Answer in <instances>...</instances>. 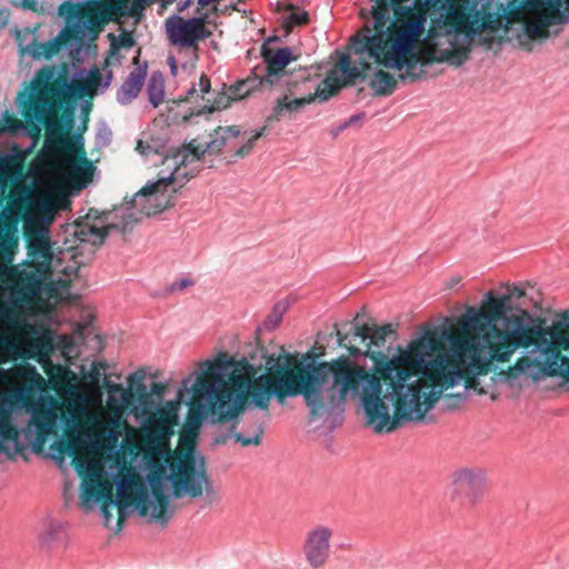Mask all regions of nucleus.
Segmentation results:
<instances>
[{
  "instance_id": "45",
  "label": "nucleus",
  "mask_w": 569,
  "mask_h": 569,
  "mask_svg": "<svg viewBox=\"0 0 569 569\" xmlns=\"http://www.w3.org/2000/svg\"><path fill=\"white\" fill-rule=\"evenodd\" d=\"M362 114H355L352 117L349 118L348 122H346L343 126H342V129L347 128L348 126H350L351 123L356 122V121H360L362 119Z\"/></svg>"
},
{
  "instance_id": "46",
  "label": "nucleus",
  "mask_w": 569,
  "mask_h": 569,
  "mask_svg": "<svg viewBox=\"0 0 569 569\" xmlns=\"http://www.w3.org/2000/svg\"><path fill=\"white\" fill-rule=\"evenodd\" d=\"M523 293H525V292H523V290L518 289V288H513L512 290H510V292H509L507 296H509V299H510L511 297H515V296H516V297H518V298H520V297H522V296H523Z\"/></svg>"
},
{
  "instance_id": "44",
  "label": "nucleus",
  "mask_w": 569,
  "mask_h": 569,
  "mask_svg": "<svg viewBox=\"0 0 569 569\" xmlns=\"http://www.w3.org/2000/svg\"><path fill=\"white\" fill-rule=\"evenodd\" d=\"M168 63L170 66V72L172 76H177V71H178V67H177V62H176V59L173 57H170L168 59Z\"/></svg>"
},
{
  "instance_id": "35",
  "label": "nucleus",
  "mask_w": 569,
  "mask_h": 569,
  "mask_svg": "<svg viewBox=\"0 0 569 569\" xmlns=\"http://www.w3.org/2000/svg\"><path fill=\"white\" fill-rule=\"evenodd\" d=\"M308 21V13L302 9H291L284 17L283 22L288 29L302 26Z\"/></svg>"
},
{
  "instance_id": "3",
  "label": "nucleus",
  "mask_w": 569,
  "mask_h": 569,
  "mask_svg": "<svg viewBox=\"0 0 569 569\" xmlns=\"http://www.w3.org/2000/svg\"><path fill=\"white\" fill-rule=\"evenodd\" d=\"M371 14L376 32L369 29L352 38V51L361 62L372 60L399 71L403 81L418 78V66L447 62L466 63L478 38L490 49L497 31L472 32L463 21L449 14L448 3L458 0H372Z\"/></svg>"
},
{
  "instance_id": "43",
  "label": "nucleus",
  "mask_w": 569,
  "mask_h": 569,
  "mask_svg": "<svg viewBox=\"0 0 569 569\" xmlns=\"http://www.w3.org/2000/svg\"><path fill=\"white\" fill-rule=\"evenodd\" d=\"M9 18V11L3 9L0 10V28L4 27L7 24Z\"/></svg>"
},
{
  "instance_id": "28",
  "label": "nucleus",
  "mask_w": 569,
  "mask_h": 569,
  "mask_svg": "<svg viewBox=\"0 0 569 569\" xmlns=\"http://www.w3.org/2000/svg\"><path fill=\"white\" fill-rule=\"evenodd\" d=\"M370 88L377 96H389L391 94L397 86L395 77L383 70H378L373 73L369 82Z\"/></svg>"
},
{
  "instance_id": "23",
  "label": "nucleus",
  "mask_w": 569,
  "mask_h": 569,
  "mask_svg": "<svg viewBox=\"0 0 569 569\" xmlns=\"http://www.w3.org/2000/svg\"><path fill=\"white\" fill-rule=\"evenodd\" d=\"M485 483V475L480 469L463 468L452 473L455 492H465L471 503H476L479 488Z\"/></svg>"
},
{
  "instance_id": "8",
  "label": "nucleus",
  "mask_w": 569,
  "mask_h": 569,
  "mask_svg": "<svg viewBox=\"0 0 569 569\" xmlns=\"http://www.w3.org/2000/svg\"><path fill=\"white\" fill-rule=\"evenodd\" d=\"M510 331L505 332L501 352L509 356L517 347H525L522 359H517L508 370H501L505 380L513 383L526 378L533 382L548 378L569 380V318L562 317L549 326H537L525 330L520 319H515Z\"/></svg>"
},
{
  "instance_id": "40",
  "label": "nucleus",
  "mask_w": 569,
  "mask_h": 569,
  "mask_svg": "<svg viewBox=\"0 0 569 569\" xmlns=\"http://www.w3.org/2000/svg\"><path fill=\"white\" fill-rule=\"evenodd\" d=\"M18 246V240L12 236H7L0 241V258L6 254L9 258L14 253V249Z\"/></svg>"
},
{
  "instance_id": "25",
  "label": "nucleus",
  "mask_w": 569,
  "mask_h": 569,
  "mask_svg": "<svg viewBox=\"0 0 569 569\" xmlns=\"http://www.w3.org/2000/svg\"><path fill=\"white\" fill-rule=\"evenodd\" d=\"M22 159L16 153L0 151V194H2L8 182L22 176Z\"/></svg>"
},
{
  "instance_id": "17",
  "label": "nucleus",
  "mask_w": 569,
  "mask_h": 569,
  "mask_svg": "<svg viewBox=\"0 0 569 569\" xmlns=\"http://www.w3.org/2000/svg\"><path fill=\"white\" fill-rule=\"evenodd\" d=\"M53 351H59L66 363L71 362L76 353L72 336H56L50 329L42 325H30L23 359H36L50 379L71 373L66 366L54 365L52 362L51 353Z\"/></svg>"
},
{
  "instance_id": "26",
  "label": "nucleus",
  "mask_w": 569,
  "mask_h": 569,
  "mask_svg": "<svg viewBox=\"0 0 569 569\" xmlns=\"http://www.w3.org/2000/svg\"><path fill=\"white\" fill-rule=\"evenodd\" d=\"M78 403H69L70 406H87L90 410H100L102 408V391L96 378L92 381L83 382L80 386L78 395Z\"/></svg>"
},
{
  "instance_id": "9",
  "label": "nucleus",
  "mask_w": 569,
  "mask_h": 569,
  "mask_svg": "<svg viewBox=\"0 0 569 569\" xmlns=\"http://www.w3.org/2000/svg\"><path fill=\"white\" fill-rule=\"evenodd\" d=\"M198 435L182 428L173 453L168 448L162 463L148 473L153 495L152 521L164 525L171 517V498H199L211 489L203 457L197 450Z\"/></svg>"
},
{
  "instance_id": "14",
  "label": "nucleus",
  "mask_w": 569,
  "mask_h": 569,
  "mask_svg": "<svg viewBox=\"0 0 569 569\" xmlns=\"http://www.w3.org/2000/svg\"><path fill=\"white\" fill-rule=\"evenodd\" d=\"M370 68L369 62H361L360 66H351L350 58L346 54L341 56L339 63L335 64L327 73L322 86L318 87L313 93L305 97H292L291 87L288 88L289 93L276 99L272 113L269 121H280L282 118L300 112L308 104L312 103L317 98L325 101L329 99L340 88L353 83L356 79L362 78L365 71Z\"/></svg>"
},
{
  "instance_id": "4",
  "label": "nucleus",
  "mask_w": 569,
  "mask_h": 569,
  "mask_svg": "<svg viewBox=\"0 0 569 569\" xmlns=\"http://www.w3.org/2000/svg\"><path fill=\"white\" fill-rule=\"evenodd\" d=\"M296 357L281 350L270 355L264 362L266 373L257 376V369L248 360L234 361L226 353L207 359L190 375L196 381L204 379L227 390L230 401L237 402L236 418L249 405L267 410L272 397L283 403L288 397L301 395L312 417H327L330 409L339 406L343 397L357 390L362 370L347 361H323L307 365L299 372Z\"/></svg>"
},
{
  "instance_id": "12",
  "label": "nucleus",
  "mask_w": 569,
  "mask_h": 569,
  "mask_svg": "<svg viewBox=\"0 0 569 569\" xmlns=\"http://www.w3.org/2000/svg\"><path fill=\"white\" fill-rule=\"evenodd\" d=\"M190 382V377L182 380V388L179 389L176 400L166 401L161 406H144L141 410L140 431L130 429L124 436V443L120 451L122 452L130 446L133 448L140 446L142 462L148 472L162 463L169 440L173 435V428L178 422L180 401Z\"/></svg>"
},
{
  "instance_id": "30",
  "label": "nucleus",
  "mask_w": 569,
  "mask_h": 569,
  "mask_svg": "<svg viewBox=\"0 0 569 569\" xmlns=\"http://www.w3.org/2000/svg\"><path fill=\"white\" fill-rule=\"evenodd\" d=\"M8 269H20V266L9 267L6 263L0 261V274L4 278V280L10 284V298L13 306L19 309H23L29 305V300H18L19 295L17 293L18 289V276L9 274Z\"/></svg>"
},
{
  "instance_id": "22",
  "label": "nucleus",
  "mask_w": 569,
  "mask_h": 569,
  "mask_svg": "<svg viewBox=\"0 0 569 569\" xmlns=\"http://www.w3.org/2000/svg\"><path fill=\"white\" fill-rule=\"evenodd\" d=\"M332 529L327 526H316L306 535L303 553L310 567H323L330 557Z\"/></svg>"
},
{
  "instance_id": "33",
  "label": "nucleus",
  "mask_w": 569,
  "mask_h": 569,
  "mask_svg": "<svg viewBox=\"0 0 569 569\" xmlns=\"http://www.w3.org/2000/svg\"><path fill=\"white\" fill-rule=\"evenodd\" d=\"M4 120L6 123L2 126L1 131L17 136H29L32 138V142L28 150L34 147L36 140L26 124H23L21 121H18L7 116Z\"/></svg>"
},
{
  "instance_id": "47",
  "label": "nucleus",
  "mask_w": 569,
  "mask_h": 569,
  "mask_svg": "<svg viewBox=\"0 0 569 569\" xmlns=\"http://www.w3.org/2000/svg\"><path fill=\"white\" fill-rule=\"evenodd\" d=\"M191 2H192L191 0H186L183 2H180L178 4V11L181 12V11L186 10L191 4Z\"/></svg>"
},
{
  "instance_id": "27",
  "label": "nucleus",
  "mask_w": 569,
  "mask_h": 569,
  "mask_svg": "<svg viewBox=\"0 0 569 569\" xmlns=\"http://www.w3.org/2000/svg\"><path fill=\"white\" fill-rule=\"evenodd\" d=\"M130 395L123 390L119 385H112L109 389V397L107 400L110 413L122 418L129 405Z\"/></svg>"
},
{
  "instance_id": "42",
  "label": "nucleus",
  "mask_w": 569,
  "mask_h": 569,
  "mask_svg": "<svg viewBox=\"0 0 569 569\" xmlns=\"http://www.w3.org/2000/svg\"><path fill=\"white\" fill-rule=\"evenodd\" d=\"M100 368H99V365L98 363H92V367L90 369V372H89V381H92V379H94L93 377H96V381L97 383L99 385V381H100Z\"/></svg>"
},
{
  "instance_id": "29",
  "label": "nucleus",
  "mask_w": 569,
  "mask_h": 569,
  "mask_svg": "<svg viewBox=\"0 0 569 569\" xmlns=\"http://www.w3.org/2000/svg\"><path fill=\"white\" fill-rule=\"evenodd\" d=\"M244 82H241L239 87H229L228 92L219 93L212 104L208 108L210 112L214 110H220L229 107L230 102L233 100H238L243 98L248 90L242 92V88L244 87Z\"/></svg>"
},
{
  "instance_id": "18",
  "label": "nucleus",
  "mask_w": 569,
  "mask_h": 569,
  "mask_svg": "<svg viewBox=\"0 0 569 569\" xmlns=\"http://www.w3.org/2000/svg\"><path fill=\"white\" fill-rule=\"evenodd\" d=\"M120 224L121 219L114 216V210L110 213H100L98 210L90 209L86 216L69 226L67 232L81 243L97 246L104 241L111 230L121 231Z\"/></svg>"
},
{
  "instance_id": "41",
  "label": "nucleus",
  "mask_w": 569,
  "mask_h": 569,
  "mask_svg": "<svg viewBox=\"0 0 569 569\" xmlns=\"http://www.w3.org/2000/svg\"><path fill=\"white\" fill-rule=\"evenodd\" d=\"M136 150L144 157H148L152 152L156 153V151L149 144L144 143L142 140H139L137 142Z\"/></svg>"
},
{
  "instance_id": "38",
  "label": "nucleus",
  "mask_w": 569,
  "mask_h": 569,
  "mask_svg": "<svg viewBox=\"0 0 569 569\" xmlns=\"http://www.w3.org/2000/svg\"><path fill=\"white\" fill-rule=\"evenodd\" d=\"M210 80L202 74L199 79V92L202 100L210 101L209 98H206V96L210 92ZM198 93V90L194 86H192L190 89L187 90V99L191 100L193 98V94Z\"/></svg>"
},
{
  "instance_id": "24",
  "label": "nucleus",
  "mask_w": 569,
  "mask_h": 569,
  "mask_svg": "<svg viewBox=\"0 0 569 569\" xmlns=\"http://www.w3.org/2000/svg\"><path fill=\"white\" fill-rule=\"evenodd\" d=\"M147 71L138 67L133 69L117 93V99L121 104H127L138 97L144 83Z\"/></svg>"
},
{
  "instance_id": "31",
  "label": "nucleus",
  "mask_w": 569,
  "mask_h": 569,
  "mask_svg": "<svg viewBox=\"0 0 569 569\" xmlns=\"http://www.w3.org/2000/svg\"><path fill=\"white\" fill-rule=\"evenodd\" d=\"M147 92L149 101L153 107H158L163 100V80L161 74L153 73L148 82Z\"/></svg>"
},
{
  "instance_id": "13",
  "label": "nucleus",
  "mask_w": 569,
  "mask_h": 569,
  "mask_svg": "<svg viewBox=\"0 0 569 569\" xmlns=\"http://www.w3.org/2000/svg\"><path fill=\"white\" fill-rule=\"evenodd\" d=\"M31 171L79 191L92 180L94 167L84 153L79 154V148L70 137L48 130L44 146L32 162Z\"/></svg>"
},
{
  "instance_id": "5",
  "label": "nucleus",
  "mask_w": 569,
  "mask_h": 569,
  "mask_svg": "<svg viewBox=\"0 0 569 569\" xmlns=\"http://www.w3.org/2000/svg\"><path fill=\"white\" fill-rule=\"evenodd\" d=\"M30 323L10 307L1 308L0 363L23 359ZM46 379L34 366L0 367V453L12 457L28 447L40 449L54 432L59 419L57 400L31 391H44Z\"/></svg>"
},
{
  "instance_id": "20",
  "label": "nucleus",
  "mask_w": 569,
  "mask_h": 569,
  "mask_svg": "<svg viewBox=\"0 0 569 569\" xmlns=\"http://www.w3.org/2000/svg\"><path fill=\"white\" fill-rule=\"evenodd\" d=\"M164 30L169 42L182 48H190L210 36L206 28V17L183 19L179 14H172L166 19Z\"/></svg>"
},
{
  "instance_id": "32",
  "label": "nucleus",
  "mask_w": 569,
  "mask_h": 569,
  "mask_svg": "<svg viewBox=\"0 0 569 569\" xmlns=\"http://www.w3.org/2000/svg\"><path fill=\"white\" fill-rule=\"evenodd\" d=\"M59 530L60 525L58 522L51 519L44 520L38 532L39 542L44 547L50 546L57 539Z\"/></svg>"
},
{
  "instance_id": "1",
  "label": "nucleus",
  "mask_w": 569,
  "mask_h": 569,
  "mask_svg": "<svg viewBox=\"0 0 569 569\" xmlns=\"http://www.w3.org/2000/svg\"><path fill=\"white\" fill-rule=\"evenodd\" d=\"M509 296L493 297L488 292L481 308L470 307L458 320L462 335L450 330L443 331L447 343H440L435 331H426L393 358L388 360L385 371L397 378L398 386L407 381L418 369L423 370V380H417L407 389L415 403L426 402L429 406L435 399L457 387L470 389L481 376L501 369L510 362L517 351L522 359L525 347H517L505 359L501 349L503 335L510 331L515 319H520L525 330L542 323L532 322L528 313H510L503 316L501 323L496 321L503 315Z\"/></svg>"
},
{
  "instance_id": "7",
  "label": "nucleus",
  "mask_w": 569,
  "mask_h": 569,
  "mask_svg": "<svg viewBox=\"0 0 569 569\" xmlns=\"http://www.w3.org/2000/svg\"><path fill=\"white\" fill-rule=\"evenodd\" d=\"M264 128L248 137L236 127L218 128L203 142L190 141L183 149L162 159V169L156 181L147 183L130 201L114 208L121 219V231H126L143 217L162 212L174 204L177 192L198 172V161L206 153H218L222 148L237 157L248 154Z\"/></svg>"
},
{
  "instance_id": "11",
  "label": "nucleus",
  "mask_w": 569,
  "mask_h": 569,
  "mask_svg": "<svg viewBox=\"0 0 569 569\" xmlns=\"http://www.w3.org/2000/svg\"><path fill=\"white\" fill-rule=\"evenodd\" d=\"M112 72L104 73L98 68L80 69L69 80L57 72L54 67L36 71L28 90L18 97L22 112L29 120L53 123L58 110L71 96L92 97L103 92L110 84Z\"/></svg>"
},
{
  "instance_id": "15",
  "label": "nucleus",
  "mask_w": 569,
  "mask_h": 569,
  "mask_svg": "<svg viewBox=\"0 0 569 569\" xmlns=\"http://www.w3.org/2000/svg\"><path fill=\"white\" fill-rule=\"evenodd\" d=\"M118 12L116 0H66L59 7V14L76 42L96 39L101 24L116 18Z\"/></svg>"
},
{
  "instance_id": "34",
  "label": "nucleus",
  "mask_w": 569,
  "mask_h": 569,
  "mask_svg": "<svg viewBox=\"0 0 569 569\" xmlns=\"http://www.w3.org/2000/svg\"><path fill=\"white\" fill-rule=\"evenodd\" d=\"M287 311V305L284 302H278L273 307L272 311L263 321V328L266 330L276 329L282 321L283 315Z\"/></svg>"
},
{
  "instance_id": "2",
  "label": "nucleus",
  "mask_w": 569,
  "mask_h": 569,
  "mask_svg": "<svg viewBox=\"0 0 569 569\" xmlns=\"http://www.w3.org/2000/svg\"><path fill=\"white\" fill-rule=\"evenodd\" d=\"M64 420L67 438L56 439L50 456L58 466L68 457L82 479L81 503L86 508L101 505L107 527L112 526L110 509H116L117 530H120L129 510L152 520L153 495L132 461L141 453L140 446L122 452L124 436L131 427L126 420L106 409L90 410L87 406H70Z\"/></svg>"
},
{
  "instance_id": "19",
  "label": "nucleus",
  "mask_w": 569,
  "mask_h": 569,
  "mask_svg": "<svg viewBox=\"0 0 569 569\" xmlns=\"http://www.w3.org/2000/svg\"><path fill=\"white\" fill-rule=\"evenodd\" d=\"M38 30L39 26L16 30V41L21 57L39 61L49 60L58 54L63 42L72 39L70 28L66 26L53 39L43 42L38 39Z\"/></svg>"
},
{
  "instance_id": "10",
  "label": "nucleus",
  "mask_w": 569,
  "mask_h": 569,
  "mask_svg": "<svg viewBox=\"0 0 569 569\" xmlns=\"http://www.w3.org/2000/svg\"><path fill=\"white\" fill-rule=\"evenodd\" d=\"M70 200L66 196L47 193L31 199L24 211V232L29 238L28 256L31 262L20 269H8L9 274L18 276V300L31 303L42 291H51L52 284L46 283L51 270L61 262L50 240L49 226L60 210H66Z\"/></svg>"
},
{
  "instance_id": "49",
  "label": "nucleus",
  "mask_w": 569,
  "mask_h": 569,
  "mask_svg": "<svg viewBox=\"0 0 569 569\" xmlns=\"http://www.w3.org/2000/svg\"><path fill=\"white\" fill-rule=\"evenodd\" d=\"M189 283H190V281H188V280H182V282H181V287L183 288V287L188 286Z\"/></svg>"
},
{
  "instance_id": "6",
  "label": "nucleus",
  "mask_w": 569,
  "mask_h": 569,
  "mask_svg": "<svg viewBox=\"0 0 569 569\" xmlns=\"http://www.w3.org/2000/svg\"><path fill=\"white\" fill-rule=\"evenodd\" d=\"M393 332L391 325L381 327H370L368 325L356 328V336L366 343V350L361 352L357 348H350V353L355 357L365 356L373 361L372 368L368 369L349 357H339L332 361H347L350 367H359L362 372L359 375V383L356 389L348 392L342 402L330 409L327 413H341L348 399H358L361 402L365 413L366 425L375 433H390L399 426L410 422H420L435 408L440 399H435L428 403H415V399L407 390L410 385L417 380H423V370L418 369L407 381H401L403 387L398 386L397 378L388 376L385 371L388 360L406 349L415 339H411L405 347H398L391 355H383L381 349L386 346L387 336Z\"/></svg>"
},
{
  "instance_id": "16",
  "label": "nucleus",
  "mask_w": 569,
  "mask_h": 569,
  "mask_svg": "<svg viewBox=\"0 0 569 569\" xmlns=\"http://www.w3.org/2000/svg\"><path fill=\"white\" fill-rule=\"evenodd\" d=\"M187 391L191 395V403L183 427L197 435L203 420L222 422L236 418L237 402L230 401L227 390L221 393L216 385L192 378Z\"/></svg>"
},
{
  "instance_id": "37",
  "label": "nucleus",
  "mask_w": 569,
  "mask_h": 569,
  "mask_svg": "<svg viewBox=\"0 0 569 569\" xmlns=\"http://www.w3.org/2000/svg\"><path fill=\"white\" fill-rule=\"evenodd\" d=\"M262 432V428L258 426L252 436H244L241 432H238L234 433L233 438L236 442L240 443L243 447L258 446L261 442Z\"/></svg>"
},
{
  "instance_id": "48",
  "label": "nucleus",
  "mask_w": 569,
  "mask_h": 569,
  "mask_svg": "<svg viewBox=\"0 0 569 569\" xmlns=\"http://www.w3.org/2000/svg\"><path fill=\"white\" fill-rule=\"evenodd\" d=\"M337 336H338L339 343L341 345L342 343V338H341V335H340L339 330H337Z\"/></svg>"
},
{
  "instance_id": "21",
  "label": "nucleus",
  "mask_w": 569,
  "mask_h": 569,
  "mask_svg": "<svg viewBox=\"0 0 569 569\" xmlns=\"http://www.w3.org/2000/svg\"><path fill=\"white\" fill-rule=\"evenodd\" d=\"M266 64V73L261 78L262 84L270 87H296V81L291 80V74L286 71V67L293 60L291 48L282 47L277 50H264L262 52Z\"/></svg>"
},
{
  "instance_id": "36",
  "label": "nucleus",
  "mask_w": 569,
  "mask_h": 569,
  "mask_svg": "<svg viewBox=\"0 0 569 569\" xmlns=\"http://www.w3.org/2000/svg\"><path fill=\"white\" fill-rule=\"evenodd\" d=\"M11 4L26 11L37 13H49L48 7L39 0H12Z\"/></svg>"
},
{
  "instance_id": "39",
  "label": "nucleus",
  "mask_w": 569,
  "mask_h": 569,
  "mask_svg": "<svg viewBox=\"0 0 569 569\" xmlns=\"http://www.w3.org/2000/svg\"><path fill=\"white\" fill-rule=\"evenodd\" d=\"M111 38L110 53L116 54L120 48H131L133 46V39L130 34L123 33L116 38L112 33L109 34Z\"/></svg>"
}]
</instances>
